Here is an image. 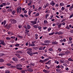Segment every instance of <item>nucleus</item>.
Listing matches in <instances>:
<instances>
[{"instance_id":"obj_54","label":"nucleus","mask_w":73,"mask_h":73,"mask_svg":"<svg viewBox=\"0 0 73 73\" xmlns=\"http://www.w3.org/2000/svg\"><path fill=\"white\" fill-rule=\"evenodd\" d=\"M35 16H39V14L38 13H37L36 14Z\"/></svg>"},{"instance_id":"obj_1","label":"nucleus","mask_w":73,"mask_h":73,"mask_svg":"<svg viewBox=\"0 0 73 73\" xmlns=\"http://www.w3.org/2000/svg\"><path fill=\"white\" fill-rule=\"evenodd\" d=\"M32 49L30 48V50H28L27 52V54H29V55L31 56H33V54H32Z\"/></svg>"},{"instance_id":"obj_31","label":"nucleus","mask_w":73,"mask_h":73,"mask_svg":"<svg viewBox=\"0 0 73 73\" xmlns=\"http://www.w3.org/2000/svg\"><path fill=\"white\" fill-rule=\"evenodd\" d=\"M45 67L47 69H49L50 68V67H48L46 65H45Z\"/></svg>"},{"instance_id":"obj_47","label":"nucleus","mask_w":73,"mask_h":73,"mask_svg":"<svg viewBox=\"0 0 73 73\" xmlns=\"http://www.w3.org/2000/svg\"><path fill=\"white\" fill-rule=\"evenodd\" d=\"M58 50H59V52H61V50H62V49L60 48H59L58 49Z\"/></svg>"},{"instance_id":"obj_56","label":"nucleus","mask_w":73,"mask_h":73,"mask_svg":"<svg viewBox=\"0 0 73 73\" xmlns=\"http://www.w3.org/2000/svg\"><path fill=\"white\" fill-rule=\"evenodd\" d=\"M56 68H60V65H58L56 67Z\"/></svg>"},{"instance_id":"obj_15","label":"nucleus","mask_w":73,"mask_h":73,"mask_svg":"<svg viewBox=\"0 0 73 73\" xmlns=\"http://www.w3.org/2000/svg\"><path fill=\"white\" fill-rule=\"evenodd\" d=\"M33 27H34V28H38L39 27L38 26L35 25H33Z\"/></svg>"},{"instance_id":"obj_23","label":"nucleus","mask_w":73,"mask_h":73,"mask_svg":"<svg viewBox=\"0 0 73 73\" xmlns=\"http://www.w3.org/2000/svg\"><path fill=\"white\" fill-rule=\"evenodd\" d=\"M16 53H23V52L19 50H18L16 52Z\"/></svg>"},{"instance_id":"obj_12","label":"nucleus","mask_w":73,"mask_h":73,"mask_svg":"<svg viewBox=\"0 0 73 73\" xmlns=\"http://www.w3.org/2000/svg\"><path fill=\"white\" fill-rule=\"evenodd\" d=\"M31 13H32V11L31 10H29L28 12V14L30 16H31Z\"/></svg>"},{"instance_id":"obj_43","label":"nucleus","mask_w":73,"mask_h":73,"mask_svg":"<svg viewBox=\"0 0 73 73\" xmlns=\"http://www.w3.org/2000/svg\"><path fill=\"white\" fill-rule=\"evenodd\" d=\"M4 40L1 41V44H3L4 43Z\"/></svg>"},{"instance_id":"obj_38","label":"nucleus","mask_w":73,"mask_h":73,"mask_svg":"<svg viewBox=\"0 0 73 73\" xmlns=\"http://www.w3.org/2000/svg\"><path fill=\"white\" fill-rule=\"evenodd\" d=\"M44 62V60H40L39 61V62H41L42 63V62Z\"/></svg>"},{"instance_id":"obj_13","label":"nucleus","mask_w":73,"mask_h":73,"mask_svg":"<svg viewBox=\"0 0 73 73\" xmlns=\"http://www.w3.org/2000/svg\"><path fill=\"white\" fill-rule=\"evenodd\" d=\"M68 60L69 61H71V62H73V59L71 58H69L68 59Z\"/></svg>"},{"instance_id":"obj_19","label":"nucleus","mask_w":73,"mask_h":73,"mask_svg":"<svg viewBox=\"0 0 73 73\" xmlns=\"http://www.w3.org/2000/svg\"><path fill=\"white\" fill-rule=\"evenodd\" d=\"M4 60L3 59H0V62H4Z\"/></svg>"},{"instance_id":"obj_34","label":"nucleus","mask_w":73,"mask_h":73,"mask_svg":"<svg viewBox=\"0 0 73 73\" xmlns=\"http://www.w3.org/2000/svg\"><path fill=\"white\" fill-rule=\"evenodd\" d=\"M62 32H58V35H62Z\"/></svg>"},{"instance_id":"obj_45","label":"nucleus","mask_w":73,"mask_h":73,"mask_svg":"<svg viewBox=\"0 0 73 73\" xmlns=\"http://www.w3.org/2000/svg\"><path fill=\"white\" fill-rule=\"evenodd\" d=\"M60 62L61 63H64V61H63V60H60Z\"/></svg>"},{"instance_id":"obj_64","label":"nucleus","mask_w":73,"mask_h":73,"mask_svg":"<svg viewBox=\"0 0 73 73\" xmlns=\"http://www.w3.org/2000/svg\"><path fill=\"white\" fill-rule=\"evenodd\" d=\"M6 73H9V71L8 70L6 72Z\"/></svg>"},{"instance_id":"obj_60","label":"nucleus","mask_w":73,"mask_h":73,"mask_svg":"<svg viewBox=\"0 0 73 73\" xmlns=\"http://www.w3.org/2000/svg\"><path fill=\"white\" fill-rule=\"evenodd\" d=\"M66 53H70V52L68 51H67L66 52Z\"/></svg>"},{"instance_id":"obj_27","label":"nucleus","mask_w":73,"mask_h":73,"mask_svg":"<svg viewBox=\"0 0 73 73\" xmlns=\"http://www.w3.org/2000/svg\"><path fill=\"white\" fill-rule=\"evenodd\" d=\"M62 25V23L60 24V25H58V28H61V25Z\"/></svg>"},{"instance_id":"obj_8","label":"nucleus","mask_w":73,"mask_h":73,"mask_svg":"<svg viewBox=\"0 0 73 73\" xmlns=\"http://www.w3.org/2000/svg\"><path fill=\"white\" fill-rule=\"evenodd\" d=\"M50 4L52 5V6H54V5H55V3H54V1H52L51 3H50Z\"/></svg>"},{"instance_id":"obj_39","label":"nucleus","mask_w":73,"mask_h":73,"mask_svg":"<svg viewBox=\"0 0 73 73\" xmlns=\"http://www.w3.org/2000/svg\"><path fill=\"white\" fill-rule=\"evenodd\" d=\"M17 69H18V70H21L22 69V68H16Z\"/></svg>"},{"instance_id":"obj_37","label":"nucleus","mask_w":73,"mask_h":73,"mask_svg":"<svg viewBox=\"0 0 73 73\" xmlns=\"http://www.w3.org/2000/svg\"><path fill=\"white\" fill-rule=\"evenodd\" d=\"M39 50H43V47H41L39 48Z\"/></svg>"},{"instance_id":"obj_42","label":"nucleus","mask_w":73,"mask_h":73,"mask_svg":"<svg viewBox=\"0 0 73 73\" xmlns=\"http://www.w3.org/2000/svg\"><path fill=\"white\" fill-rule=\"evenodd\" d=\"M11 38H13V39H15V38H16V37H15V36H11Z\"/></svg>"},{"instance_id":"obj_53","label":"nucleus","mask_w":73,"mask_h":73,"mask_svg":"<svg viewBox=\"0 0 73 73\" xmlns=\"http://www.w3.org/2000/svg\"><path fill=\"white\" fill-rule=\"evenodd\" d=\"M43 28L44 29V30H45L47 28V27H43Z\"/></svg>"},{"instance_id":"obj_21","label":"nucleus","mask_w":73,"mask_h":73,"mask_svg":"<svg viewBox=\"0 0 73 73\" xmlns=\"http://www.w3.org/2000/svg\"><path fill=\"white\" fill-rule=\"evenodd\" d=\"M59 56H62L63 55H65V54L63 53H60L58 54Z\"/></svg>"},{"instance_id":"obj_6","label":"nucleus","mask_w":73,"mask_h":73,"mask_svg":"<svg viewBox=\"0 0 73 73\" xmlns=\"http://www.w3.org/2000/svg\"><path fill=\"white\" fill-rule=\"evenodd\" d=\"M43 71L44 72H45V73H49V72H50V71H48L46 70H43Z\"/></svg>"},{"instance_id":"obj_62","label":"nucleus","mask_w":73,"mask_h":73,"mask_svg":"<svg viewBox=\"0 0 73 73\" xmlns=\"http://www.w3.org/2000/svg\"><path fill=\"white\" fill-rule=\"evenodd\" d=\"M49 50L50 51H52V48H50L49 49Z\"/></svg>"},{"instance_id":"obj_51","label":"nucleus","mask_w":73,"mask_h":73,"mask_svg":"<svg viewBox=\"0 0 73 73\" xmlns=\"http://www.w3.org/2000/svg\"><path fill=\"white\" fill-rule=\"evenodd\" d=\"M18 37L20 38H23V36H21L20 35H18Z\"/></svg>"},{"instance_id":"obj_46","label":"nucleus","mask_w":73,"mask_h":73,"mask_svg":"<svg viewBox=\"0 0 73 73\" xmlns=\"http://www.w3.org/2000/svg\"><path fill=\"white\" fill-rule=\"evenodd\" d=\"M52 44H57V43L55 42H52Z\"/></svg>"},{"instance_id":"obj_63","label":"nucleus","mask_w":73,"mask_h":73,"mask_svg":"<svg viewBox=\"0 0 73 73\" xmlns=\"http://www.w3.org/2000/svg\"><path fill=\"white\" fill-rule=\"evenodd\" d=\"M62 10H64L65 9V8L64 7H62Z\"/></svg>"},{"instance_id":"obj_61","label":"nucleus","mask_w":73,"mask_h":73,"mask_svg":"<svg viewBox=\"0 0 73 73\" xmlns=\"http://www.w3.org/2000/svg\"><path fill=\"white\" fill-rule=\"evenodd\" d=\"M38 29H39V30H40L41 29V27H39V26L38 27Z\"/></svg>"},{"instance_id":"obj_4","label":"nucleus","mask_w":73,"mask_h":73,"mask_svg":"<svg viewBox=\"0 0 73 73\" xmlns=\"http://www.w3.org/2000/svg\"><path fill=\"white\" fill-rule=\"evenodd\" d=\"M51 60H50L48 61L46 63H45V64H46V65H48V64L50 65V64H51Z\"/></svg>"},{"instance_id":"obj_16","label":"nucleus","mask_w":73,"mask_h":73,"mask_svg":"<svg viewBox=\"0 0 73 73\" xmlns=\"http://www.w3.org/2000/svg\"><path fill=\"white\" fill-rule=\"evenodd\" d=\"M6 23H7V22L5 21H4L3 22H2L1 23L2 25H3V24H4V25L6 24Z\"/></svg>"},{"instance_id":"obj_55","label":"nucleus","mask_w":73,"mask_h":73,"mask_svg":"<svg viewBox=\"0 0 73 73\" xmlns=\"http://www.w3.org/2000/svg\"><path fill=\"white\" fill-rule=\"evenodd\" d=\"M69 40H70V41H72V37H70L69 38Z\"/></svg>"},{"instance_id":"obj_28","label":"nucleus","mask_w":73,"mask_h":73,"mask_svg":"<svg viewBox=\"0 0 73 73\" xmlns=\"http://www.w3.org/2000/svg\"><path fill=\"white\" fill-rule=\"evenodd\" d=\"M17 67V68H19L21 67L20 65L19 64H18L16 65Z\"/></svg>"},{"instance_id":"obj_10","label":"nucleus","mask_w":73,"mask_h":73,"mask_svg":"<svg viewBox=\"0 0 73 73\" xmlns=\"http://www.w3.org/2000/svg\"><path fill=\"white\" fill-rule=\"evenodd\" d=\"M7 34L8 35H14V34L12 33V32H10V31L8 32Z\"/></svg>"},{"instance_id":"obj_49","label":"nucleus","mask_w":73,"mask_h":73,"mask_svg":"<svg viewBox=\"0 0 73 73\" xmlns=\"http://www.w3.org/2000/svg\"><path fill=\"white\" fill-rule=\"evenodd\" d=\"M56 71H57V72H60V70L58 69H56Z\"/></svg>"},{"instance_id":"obj_50","label":"nucleus","mask_w":73,"mask_h":73,"mask_svg":"<svg viewBox=\"0 0 73 73\" xmlns=\"http://www.w3.org/2000/svg\"><path fill=\"white\" fill-rule=\"evenodd\" d=\"M21 72L22 73H25V70H23L21 71Z\"/></svg>"},{"instance_id":"obj_58","label":"nucleus","mask_w":73,"mask_h":73,"mask_svg":"<svg viewBox=\"0 0 73 73\" xmlns=\"http://www.w3.org/2000/svg\"><path fill=\"white\" fill-rule=\"evenodd\" d=\"M73 16V14H72V15H71L70 17V18L72 17Z\"/></svg>"},{"instance_id":"obj_7","label":"nucleus","mask_w":73,"mask_h":73,"mask_svg":"<svg viewBox=\"0 0 73 73\" xmlns=\"http://www.w3.org/2000/svg\"><path fill=\"white\" fill-rule=\"evenodd\" d=\"M37 23V21H32L31 23V24L32 25H34V24H36Z\"/></svg>"},{"instance_id":"obj_14","label":"nucleus","mask_w":73,"mask_h":73,"mask_svg":"<svg viewBox=\"0 0 73 73\" xmlns=\"http://www.w3.org/2000/svg\"><path fill=\"white\" fill-rule=\"evenodd\" d=\"M11 28V25H9L6 28L7 29H9Z\"/></svg>"},{"instance_id":"obj_24","label":"nucleus","mask_w":73,"mask_h":73,"mask_svg":"<svg viewBox=\"0 0 73 73\" xmlns=\"http://www.w3.org/2000/svg\"><path fill=\"white\" fill-rule=\"evenodd\" d=\"M30 66H35V64L34 63H30Z\"/></svg>"},{"instance_id":"obj_18","label":"nucleus","mask_w":73,"mask_h":73,"mask_svg":"<svg viewBox=\"0 0 73 73\" xmlns=\"http://www.w3.org/2000/svg\"><path fill=\"white\" fill-rule=\"evenodd\" d=\"M15 56H17L18 57V58H21V56H20V55L18 54H15Z\"/></svg>"},{"instance_id":"obj_33","label":"nucleus","mask_w":73,"mask_h":73,"mask_svg":"<svg viewBox=\"0 0 73 73\" xmlns=\"http://www.w3.org/2000/svg\"><path fill=\"white\" fill-rule=\"evenodd\" d=\"M48 16H49V14H47L45 16V18L46 19H47Z\"/></svg>"},{"instance_id":"obj_20","label":"nucleus","mask_w":73,"mask_h":73,"mask_svg":"<svg viewBox=\"0 0 73 73\" xmlns=\"http://www.w3.org/2000/svg\"><path fill=\"white\" fill-rule=\"evenodd\" d=\"M49 60V58H47L46 59H45L44 60V62H45L46 61H48Z\"/></svg>"},{"instance_id":"obj_32","label":"nucleus","mask_w":73,"mask_h":73,"mask_svg":"<svg viewBox=\"0 0 73 73\" xmlns=\"http://www.w3.org/2000/svg\"><path fill=\"white\" fill-rule=\"evenodd\" d=\"M6 40H11V38L9 37H7L6 38Z\"/></svg>"},{"instance_id":"obj_40","label":"nucleus","mask_w":73,"mask_h":73,"mask_svg":"<svg viewBox=\"0 0 73 73\" xmlns=\"http://www.w3.org/2000/svg\"><path fill=\"white\" fill-rule=\"evenodd\" d=\"M5 68L4 66H2L1 67H0V69H4Z\"/></svg>"},{"instance_id":"obj_36","label":"nucleus","mask_w":73,"mask_h":73,"mask_svg":"<svg viewBox=\"0 0 73 73\" xmlns=\"http://www.w3.org/2000/svg\"><path fill=\"white\" fill-rule=\"evenodd\" d=\"M50 20H52V18H53V15H52V16L51 17V16H50Z\"/></svg>"},{"instance_id":"obj_25","label":"nucleus","mask_w":73,"mask_h":73,"mask_svg":"<svg viewBox=\"0 0 73 73\" xmlns=\"http://www.w3.org/2000/svg\"><path fill=\"white\" fill-rule=\"evenodd\" d=\"M16 13V11H13L12 12V14L13 15H15V13Z\"/></svg>"},{"instance_id":"obj_57","label":"nucleus","mask_w":73,"mask_h":73,"mask_svg":"<svg viewBox=\"0 0 73 73\" xmlns=\"http://www.w3.org/2000/svg\"><path fill=\"white\" fill-rule=\"evenodd\" d=\"M66 29H69V26H67L66 27Z\"/></svg>"},{"instance_id":"obj_29","label":"nucleus","mask_w":73,"mask_h":73,"mask_svg":"<svg viewBox=\"0 0 73 73\" xmlns=\"http://www.w3.org/2000/svg\"><path fill=\"white\" fill-rule=\"evenodd\" d=\"M55 63L57 64H59V62L57 60H55Z\"/></svg>"},{"instance_id":"obj_41","label":"nucleus","mask_w":73,"mask_h":73,"mask_svg":"<svg viewBox=\"0 0 73 73\" xmlns=\"http://www.w3.org/2000/svg\"><path fill=\"white\" fill-rule=\"evenodd\" d=\"M48 21H47L45 20L44 21V24H47Z\"/></svg>"},{"instance_id":"obj_3","label":"nucleus","mask_w":73,"mask_h":73,"mask_svg":"<svg viewBox=\"0 0 73 73\" xmlns=\"http://www.w3.org/2000/svg\"><path fill=\"white\" fill-rule=\"evenodd\" d=\"M17 13H21V8H17Z\"/></svg>"},{"instance_id":"obj_59","label":"nucleus","mask_w":73,"mask_h":73,"mask_svg":"<svg viewBox=\"0 0 73 73\" xmlns=\"http://www.w3.org/2000/svg\"><path fill=\"white\" fill-rule=\"evenodd\" d=\"M7 65H8V66H11V64H7Z\"/></svg>"},{"instance_id":"obj_2","label":"nucleus","mask_w":73,"mask_h":73,"mask_svg":"<svg viewBox=\"0 0 73 73\" xmlns=\"http://www.w3.org/2000/svg\"><path fill=\"white\" fill-rule=\"evenodd\" d=\"M10 20L11 21V23L13 24H15V23H16V22H17L16 20L15 19H10Z\"/></svg>"},{"instance_id":"obj_9","label":"nucleus","mask_w":73,"mask_h":73,"mask_svg":"<svg viewBox=\"0 0 73 73\" xmlns=\"http://www.w3.org/2000/svg\"><path fill=\"white\" fill-rule=\"evenodd\" d=\"M29 46H35V44L34 43L29 44Z\"/></svg>"},{"instance_id":"obj_48","label":"nucleus","mask_w":73,"mask_h":73,"mask_svg":"<svg viewBox=\"0 0 73 73\" xmlns=\"http://www.w3.org/2000/svg\"><path fill=\"white\" fill-rule=\"evenodd\" d=\"M50 30H51V28L50 27L48 29V32H49Z\"/></svg>"},{"instance_id":"obj_17","label":"nucleus","mask_w":73,"mask_h":73,"mask_svg":"<svg viewBox=\"0 0 73 73\" xmlns=\"http://www.w3.org/2000/svg\"><path fill=\"white\" fill-rule=\"evenodd\" d=\"M10 8H11V7H10L9 9H8V11L10 12H11L12 11V9H10Z\"/></svg>"},{"instance_id":"obj_30","label":"nucleus","mask_w":73,"mask_h":73,"mask_svg":"<svg viewBox=\"0 0 73 73\" xmlns=\"http://www.w3.org/2000/svg\"><path fill=\"white\" fill-rule=\"evenodd\" d=\"M27 26L28 29H30L31 28V27H30V26L29 25H28Z\"/></svg>"},{"instance_id":"obj_22","label":"nucleus","mask_w":73,"mask_h":73,"mask_svg":"<svg viewBox=\"0 0 73 73\" xmlns=\"http://www.w3.org/2000/svg\"><path fill=\"white\" fill-rule=\"evenodd\" d=\"M49 6V4L48 3H47V4L44 6V8H45L47 7H48Z\"/></svg>"},{"instance_id":"obj_35","label":"nucleus","mask_w":73,"mask_h":73,"mask_svg":"<svg viewBox=\"0 0 73 73\" xmlns=\"http://www.w3.org/2000/svg\"><path fill=\"white\" fill-rule=\"evenodd\" d=\"M54 33L53 32L52 33L49 34V35H53V34H54Z\"/></svg>"},{"instance_id":"obj_52","label":"nucleus","mask_w":73,"mask_h":73,"mask_svg":"<svg viewBox=\"0 0 73 73\" xmlns=\"http://www.w3.org/2000/svg\"><path fill=\"white\" fill-rule=\"evenodd\" d=\"M19 45L20 44H15V46H19Z\"/></svg>"},{"instance_id":"obj_44","label":"nucleus","mask_w":73,"mask_h":73,"mask_svg":"<svg viewBox=\"0 0 73 73\" xmlns=\"http://www.w3.org/2000/svg\"><path fill=\"white\" fill-rule=\"evenodd\" d=\"M24 16L25 17H28V15H27V14H25L24 15Z\"/></svg>"},{"instance_id":"obj_11","label":"nucleus","mask_w":73,"mask_h":73,"mask_svg":"<svg viewBox=\"0 0 73 73\" xmlns=\"http://www.w3.org/2000/svg\"><path fill=\"white\" fill-rule=\"evenodd\" d=\"M13 60V61H15L17 62L18 61L17 60V58H12Z\"/></svg>"},{"instance_id":"obj_5","label":"nucleus","mask_w":73,"mask_h":73,"mask_svg":"<svg viewBox=\"0 0 73 73\" xmlns=\"http://www.w3.org/2000/svg\"><path fill=\"white\" fill-rule=\"evenodd\" d=\"M27 70L28 71H29V72H32L33 70V69L31 68H29L27 69Z\"/></svg>"},{"instance_id":"obj_26","label":"nucleus","mask_w":73,"mask_h":73,"mask_svg":"<svg viewBox=\"0 0 73 73\" xmlns=\"http://www.w3.org/2000/svg\"><path fill=\"white\" fill-rule=\"evenodd\" d=\"M64 3H61L60 4V6H64Z\"/></svg>"}]
</instances>
